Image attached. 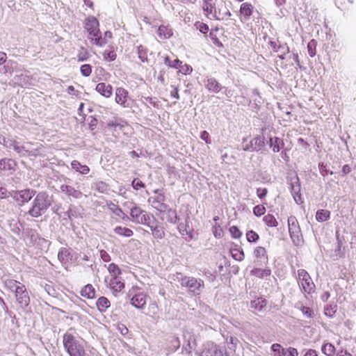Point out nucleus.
<instances>
[{"mask_svg":"<svg viewBox=\"0 0 356 356\" xmlns=\"http://www.w3.org/2000/svg\"><path fill=\"white\" fill-rule=\"evenodd\" d=\"M35 195L28 214L33 218H39L44 214L51 205L52 197L44 191L39 192Z\"/></svg>","mask_w":356,"mask_h":356,"instance_id":"obj_1","label":"nucleus"},{"mask_svg":"<svg viewBox=\"0 0 356 356\" xmlns=\"http://www.w3.org/2000/svg\"><path fill=\"white\" fill-rule=\"evenodd\" d=\"M63 344L70 356H87L83 346L70 333L66 332L63 337Z\"/></svg>","mask_w":356,"mask_h":356,"instance_id":"obj_2","label":"nucleus"},{"mask_svg":"<svg viewBox=\"0 0 356 356\" xmlns=\"http://www.w3.org/2000/svg\"><path fill=\"white\" fill-rule=\"evenodd\" d=\"M179 282L181 286L187 288L188 293L194 296L200 295L204 288V281L200 278L181 276Z\"/></svg>","mask_w":356,"mask_h":356,"instance_id":"obj_3","label":"nucleus"},{"mask_svg":"<svg viewBox=\"0 0 356 356\" xmlns=\"http://www.w3.org/2000/svg\"><path fill=\"white\" fill-rule=\"evenodd\" d=\"M288 229L292 243L299 246L303 243V237L299 222L294 216L288 218Z\"/></svg>","mask_w":356,"mask_h":356,"instance_id":"obj_4","label":"nucleus"},{"mask_svg":"<svg viewBox=\"0 0 356 356\" xmlns=\"http://www.w3.org/2000/svg\"><path fill=\"white\" fill-rule=\"evenodd\" d=\"M154 195L148 198V203L161 213H164L168 209V204L165 203V196L162 189L154 191Z\"/></svg>","mask_w":356,"mask_h":356,"instance_id":"obj_5","label":"nucleus"},{"mask_svg":"<svg viewBox=\"0 0 356 356\" xmlns=\"http://www.w3.org/2000/svg\"><path fill=\"white\" fill-rule=\"evenodd\" d=\"M35 194L36 191L35 190L29 188L9 192L10 197L14 200L17 206L19 207L29 202Z\"/></svg>","mask_w":356,"mask_h":356,"instance_id":"obj_6","label":"nucleus"},{"mask_svg":"<svg viewBox=\"0 0 356 356\" xmlns=\"http://www.w3.org/2000/svg\"><path fill=\"white\" fill-rule=\"evenodd\" d=\"M131 220L136 224L149 225L152 216L140 207L135 205L130 209Z\"/></svg>","mask_w":356,"mask_h":356,"instance_id":"obj_7","label":"nucleus"},{"mask_svg":"<svg viewBox=\"0 0 356 356\" xmlns=\"http://www.w3.org/2000/svg\"><path fill=\"white\" fill-rule=\"evenodd\" d=\"M245 142L246 139L244 138L242 142V149L244 151L259 152L265 147V137L264 136H257L246 144H245Z\"/></svg>","mask_w":356,"mask_h":356,"instance_id":"obj_8","label":"nucleus"},{"mask_svg":"<svg viewBox=\"0 0 356 356\" xmlns=\"http://www.w3.org/2000/svg\"><path fill=\"white\" fill-rule=\"evenodd\" d=\"M104 282L107 287L110 289L114 296L122 292L124 289V283L121 277H108L104 278Z\"/></svg>","mask_w":356,"mask_h":356,"instance_id":"obj_9","label":"nucleus"},{"mask_svg":"<svg viewBox=\"0 0 356 356\" xmlns=\"http://www.w3.org/2000/svg\"><path fill=\"white\" fill-rule=\"evenodd\" d=\"M99 21L94 16H89L85 20L84 27L88 33V36H95L96 33H100Z\"/></svg>","mask_w":356,"mask_h":356,"instance_id":"obj_10","label":"nucleus"},{"mask_svg":"<svg viewBox=\"0 0 356 356\" xmlns=\"http://www.w3.org/2000/svg\"><path fill=\"white\" fill-rule=\"evenodd\" d=\"M15 295L16 300L22 309L29 305L30 299L24 285L19 286Z\"/></svg>","mask_w":356,"mask_h":356,"instance_id":"obj_11","label":"nucleus"},{"mask_svg":"<svg viewBox=\"0 0 356 356\" xmlns=\"http://www.w3.org/2000/svg\"><path fill=\"white\" fill-rule=\"evenodd\" d=\"M153 222L149 220V225H147L152 231V234L156 239H162L165 237V229L163 226L158 225L156 219L152 216Z\"/></svg>","mask_w":356,"mask_h":356,"instance_id":"obj_12","label":"nucleus"},{"mask_svg":"<svg viewBox=\"0 0 356 356\" xmlns=\"http://www.w3.org/2000/svg\"><path fill=\"white\" fill-rule=\"evenodd\" d=\"M290 189L291 195L296 204H299L302 202L300 194V184L298 177L296 176L293 179H291L290 183Z\"/></svg>","mask_w":356,"mask_h":356,"instance_id":"obj_13","label":"nucleus"},{"mask_svg":"<svg viewBox=\"0 0 356 356\" xmlns=\"http://www.w3.org/2000/svg\"><path fill=\"white\" fill-rule=\"evenodd\" d=\"M31 143H26L22 146H19L17 144H13V149L15 152L19 154H24V151L29 152L30 155L37 156L40 154V146H37L35 148L31 147Z\"/></svg>","mask_w":356,"mask_h":356,"instance_id":"obj_14","label":"nucleus"},{"mask_svg":"<svg viewBox=\"0 0 356 356\" xmlns=\"http://www.w3.org/2000/svg\"><path fill=\"white\" fill-rule=\"evenodd\" d=\"M200 356H227V355L216 345L210 344L203 349Z\"/></svg>","mask_w":356,"mask_h":356,"instance_id":"obj_15","label":"nucleus"},{"mask_svg":"<svg viewBox=\"0 0 356 356\" xmlns=\"http://www.w3.org/2000/svg\"><path fill=\"white\" fill-rule=\"evenodd\" d=\"M60 192L68 197H72L75 199H79L82 197L83 193L79 190L75 189L72 186L63 184L60 186Z\"/></svg>","mask_w":356,"mask_h":356,"instance_id":"obj_16","label":"nucleus"},{"mask_svg":"<svg viewBox=\"0 0 356 356\" xmlns=\"http://www.w3.org/2000/svg\"><path fill=\"white\" fill-rule=\"evenodd\" d=\"M254 256L256 257L255 261L258 265L266 264L268 263V258L266 249L262 246H257L253 252Z\"/></svg>","mask_w":356,"mask_h":356,"instance_id":"obj_17","label":"nucleus"},{"mask_svg":"<svg viewBox=\"0 0 356 356\" xmlns=\"http://www.w3.org/2000/svg\"><path fill=\"white\" fill-rule=\"evenodd\" d=\"M206 88L212 92L218 93L222 88L221 84L213 77H207L204 81Z\"/></svg>","mask_w":356,"mask_h":356,"instance_id":"obj_18","label":"nucleus"},{"mask_svg":"<svg viewBox=\"0 0 356 356\" xmlns=\"http://www.w3.org/2000/svg\"><path fill=\"white\" fill-rule=\"evenodd\" d=\"M267 143L268 144L270 148L272 149V151L274 153L279 152L284 147V140L282 138L277 136H270Z\"/></svg>","mask_w":356,"mask_h":356,"instance_id":"obj_19","label":"nucleus"},{"mask_svg":"<svg viewBox=\"0 0 356 356\" xmlns=\"http://www.w3.org/2000/svg\"><path fill=\"white\" fill-rule=\"evenodd\" d=\"M128 98V92L122 88H118L115 91V102L118 104L122 106L123 107H127L128 104H127Z\"/></svg>","mask_w":356,"mask_h":356,"instance_id":"obj_20","label":"nucleus"},{"mask_svg":"<svg viewBox=\"0 0 356 356\" xmlns=\"http://www.w3.org/2000/svg\"><path fill=\"white\" fill-rule=\"evenodd\" d=\"M147 296L143 293L136 294L131 299V303L136 309H143L147 302Z\"/></svg>","mask_w":356,"mask_h":356,"instance_id":"obj_21","label":"nucleus"},{"mask_svg":"<svg viewBox=\"0 0 356 356\" xmlns=\"http://www.w3.org/2000/svg\"><path fill=\"white\" fill-rule=\"evenodd\" d=\"M230 16L231 13L229 10L223 4L220 7H218V10L215 8L214 13L213 14V17L217 20L226 19H228Z\"/></svg>","mask_w":356,"mask_h":356,"instance_id":"obj_22","label":"nucleus"},{"mask_svg":"<svg viewBox=\"0 0 356 356\" xmlns=\"http://www.w3.org/2000/svg\"><path fill=\"white\" fill-rule=\"evenodd\" d=\"M95 90L102 96L108 98L112 95V86L105 83H99L96 86Z\"/></svg>","mask_w":356,"mask_h":356,"instance_id":"obj_23","label":"nucleus"},{"mask_svg":"<svg viewBox=\"0 0 356 356\" xmlns=\"http://www.w3.org/2000/svg\"><path fill=\"white\" fill-rule=\"evenodd\" d=\"M72 168L81 175H87L90 172V168L86 165H82L79 161L74 160L71 163Z\"/></svg>","mask_w":356,"mask_h":356,"instance_id":"obj_24","label":"nucleus"},{"mask_svg":"<svg viewBox=\"0 0 356 356\" xmlns=\"http://www.w3.org/2000/svg\"><path fill=\"white\" fill-rule=\"evenodd\" d=\"M16 163L14 160L10 159H4L0 161V170L13 171L15 170Z\"/></svg>","mask_w":356,"mask_h":356,"instance_id":"obj_25","label":"nucleus"},{"mask_svg":"<svg viewBox=\"0 0 356 356\" xmlns=\"http://www.w3.org/2000/svg\"><path fill=\"white\" fill-rule=\"evenodd\" d=\"M278 42H279V44H277L276 42L272 41V40H270L268 42V44H269L270 47L273 49L274 52L280 53L282 51H284L286 52L290 51L289 47L286 43L281 44L279 41H278Z\"/></svg>","mask_w":356,"mask_h":356,"instance_id":"obj_26","label":"nucleus"},{"mask_svg":"<svg viewBox=\"0 0 356 356\" xmlns=\"http://www.w3.org/2000/svg\"><path fill=\"white\" fill-rule=\"evenodd\" d=\"M15 83L22 87H26L31 84V78L29 75L20 74L15 76Z\"/></svg>","mask_w":356,"mask_h":356,"instance_id":"obj_27","label":"nucleus"},{"mask_svg":"<svg viewBox=\"0 0 356 356\" xmlns=\"http://www.w3.org/2000/svg\"><path fill=\"white\" fill-rule=\"evenodd\" d=\"M165 213L167 214L166 218L169 223L175 225L179 220V217L178 216L176 210L170 208L168 204V209H166Z\"/></svg>","mask_w":356,"mask_h":356,"instance_id":"obj_28","label":"nucleus"},{"mask_svg":"<svg viewBox=\"0 0 356 356\" xmlns=\"http://www.w3.org/2000/svg\"><path fill=\"white\" fill-rule=\"evenodd\" d=\"M251 308L261 312L266 309V300L263 298H258L251 302Z\"/></svg>","mask_w":356,"mask_h":356,"instance_id":"obj_29","label":"nucleus"},{"mask_svg":"<svg viewBox=\"0 0 356 356\" xmlns=\"http://www.w3.org/2000/svg\"><path fill=\"white\" fill-rule=\"evenodd\" d=\"M271 271L269 268L261 269L259 268H254L250 271V275L259 278H264L270 276Z\"/></svg>","mask_w":356,"mask_h":356,"instance_id":"obj_30","label":"nucleus"},{"mask_svg":"<svg viewBox=\"0 0 356 356\" xmlns=\"http://www.w3.org/2000/svg\"><path fill=\"white\" fill-rule=\"evenodd\" d=\"M108 209L116 216L121 218L123 220L128 219L129 217L127 216L120 207L113 202L108 204Z\"/></svg>","mask_w":356,"mask_h":356,"instance_id":"obj_31","label":"nucleus"},{"mask_svg":"<svg viewBox=\"0 0 356 356\" xmlns=\"http://www.w3.org/2000/svg\"><path fill=\"white\" fill-rule=\"evenodd\" d=\"M253 6L251 3H243L241 5L240 13L245 19L252 14Z\"/></svg>","mask_w":356,"mask_h":356,"instance_id":"obj_32","label":"nucleus"},{"mask_svg":"<svg viewBox=\"0 0 356 356\" xmlns=\"http://www.w3.org/2000/svg\"><path fill=\"white\" fill-rule=\"evenodd\" d=\"M107 270L111 275L110 277H119L122 274V270L114 263L109 264L107 266Z\"/></svg>","mask_w":356,"mask_h":356,"instance_id":"obj_33","label":"nucleus"},{"mask_svg":"<svg viewBox=\"0 0 356 356\" xmlns=\"http://www.w3.org/2000/svg\"><path fill=\"white\" fill-rule=\"evenodd\" d=\"M300 284L302 288V290L305 293L310 294L312 292H314L315 284H314L312 278L307 279V280H305V281L300 282Z\"/></svg>","mask_w":356,"mask_h":356,"instance_id":"obj_34","label":"nucleus"},{"mask_svg":"<svg viewBox=\"0 0 356 356\" xmlns=\"http://www.w3.org/2000/svg\"><path fill=\"white\" fill-rule=\"evenodd\" d=\"M114 232L118 235L124 237H131L134 234V232L131 229L121 226L115 227Z\"/></svg>","mask_w":356,"mask_h":356,"instance_id":"obj_35","label":"nucleus"},{"mask_svg":"<svg viewBox=\"0 0 356 356\" xmlns=\"http://www.w3.org/2000/svg\"><path fill=\"white\" fill-rule=\"evenodd\" d=\"M81 295L88 298H92L95 295V291L92 284L86 285L81 291Z\"/></svg>","mask_w":356,"mask_h":356,"instance_id":"obj_36","label":"nucleus"},{"mask_svg":"<svg viewBox=\"0 0 356 356\" xmlns=\"http://www.w3.org/2000/svg\"><path fill=\"white\" fill-rule=\"evenodd\" d=\"M330 217V211L326 209H319L316 213V220L318 222H325Z\"/></svg>","mask_w":356,"mask_h":356,"instance_id":"obj_37","label":"nucleus"},{"mask_svg":"<svg viewBox=\"0 0 356 356\" xmlns=\"http://www.w3.org/2000/svg\"><path fill=\"white\" fill-rule=\"evenodd\" d=\"M88 39L91 40L97 47H102L108 43V40L103 38L100 33H96L95 36H88Z\"/></svg>","mask_w":356,"mask_h":356,"instance_id":"obj_38","label":"nucleus"},{"mask_svg":"<svg viewBox=\"0 0 356 356\" xmlns=\"http://www.w3.org/2000/svg\"><path fill=\"white\" fill-rule=\"evenodd\" d=\"M92 188L101 193H106L108 191V185L103 181H98L94 183Z\"/></svg>","mask_w":356,"mask_h":356,"instance_id":"obj_39","label":"nucleus"},{"mask_svg":"<svg viewBox=\"0 0 356 356\" xmlns=\"http://www.w3.org/2000/svg\"><path fill=\"white\" fill-rule=\"evenodd\" d=\"M97 307L99 312H103L104 309L110 307V301L106 297H100L97 301Z\"/></svg>","mask_w":356,"mask_h":356,"instance_id":"obj_40","label":"nucleus"},{"mask_svg":"<svg viewBox=\"0 0 356 356\" xmlns=\"http://www.w3.org/2000/svg\"><path fill=\"white\" fill-rule=\"evenodd\" d=\"M263 220L268 227H275L278 225V222L275 216L270 213L264 216Z\"/></svg>","mask_w":356,"mask_h":356,"instance_id":"obj_41","label":"nucleus"},{"mask_svg":"<svg viewBox=\"0 0 356 356\" xmlns=\"http://www.w3.org/2000/svg\"><path fill=\"white\" fill-rule=\"evenodd\" d=\"M90 57V53L88 52V51L86 48H84L83 47H81L80 48V49L79 50V51L77 53V55H76L77 60L79 62L86 61Z\"/></svg>","mask_w":356,"mask_h":356,"instance_id":"obj_42","label":"nucleus"},{"mask_svg":"<svg viewBox=\"0 0 356 356\" xmlns=\"http://www.w3.org/2000/svg\"><path fill=\"white\" fill-rule=\"evenodd\" d=\"M6 286L11 291L15 293L17 291V288H19V286H23L22 283L17 282L14 280H8L5 282Z\"/></svg>","mask_w":356,"mask_h":356,"instance_id":"obj_43","label":"nucleus"},{"mask_svg":"<svg viewBox=\"0 0 356 356\" xmlns=\"http://www.w3.org/2000/svg\"><path fill=\"white\" fill-rule=\"evenodd\" d=\"M188 227H189V226L188 225L187 220H186L185 223L180 222L177 225V229L181 235H182V236L188 235L191 238H192V235H191L190 231L188 229Z\"/></svg>","mask_w":356,"mask_h":356,"instance_id":"obj_44","label":"nucleus"},{"mask_svg":"<svg viewBox=\"0 0 356 356\" xmlns=\"http://www.w3.org/2000/svg\"><path fill=\"white\" fill-rule=\"evenodd\" d=\"M322 352L327 356H333L335 353V347L330 343H326L322 347Z\"/></svg>","mask_w":356,"mask_h":356,"instance_id":"obj_45","label":"nucleus"},{"mask_svg":"<svg viewBox=\"0 0 356 356\" xmlns=\"http://www.w3.org/2000/svg\"><path fill=\"white\" fill-rule=\"evenodd\" d=\"M137 51L140 60L143 63L147 61V49L143 45H139Z\"/></svg>","mask_w":356,"mask_h":356,"instance_id":"obj_46","label":"nucleus"},{"mask_svg":"<svg viewBox=\"0 0 356 356\" xmlns=\"http://www.w3.org/2000/svg\"><path fill=\"white\" fill-rule=\"evenodd\" d=\"M164 63L170 67L177 69L179 68V65H181V61L179 59L171 60L168 56H165L164 58Z\"/></svg>","mask_w":356,"mask_h":356,"instance_id":"obj_47","label":"nucleus"},{"mask_svg":"<svg viewBox=\"0 0 356 356\" xmlns=\"http://www.w3.org/2000/svg\"><path fill=\"white\" fill-rule=\"evenodd\" d=\"M157 33L160 36H163V38H169L172 35L171 29H169L164 26H160L158 29Z\"/></svg>","mask_w":356,"mask_h":356,"instance_id":"obj_48","label":"nucleus"},{"mask_svg":"<svg viewBox=\"0 0 356 356\" xmlns=\"http://www.w3.org/2000/svg\"><path fill=\"white\" fill-rule=\"evenodd\" d=\"M232 256L234 259L239 261H243L245 257L243 250L242 249L237 248L232 250Z\"/></svg>","mask_w":356,"mask_h":356,"instance_id":"obj_49","label":"nucleus"},{"mask_svg":"<svg viewBox=\"0 0 356 356\" xmlns=\"http://www.w3.org/2000/svg\"><path fill=\"white\" fill-rule=\"evenodd\" d=\"M246 238L248 242L255 243L259 240V236L254 231L250 230L246 233Z\"/></svg>","mask_w":356,"mask_h":356,"instance_id":"obj_50","label":"nucleus"},{"mask_svg":"<svg viewBox=\"0 0 356 356\" xmlns=\"http://www.w3.org/2000/svg\"><path fill=\"white\" fill-rule=\"evenodd\" d=\"M69 254L68 250L65 248H62L58 252V258L61 262H66Z\"/></svg>","mask_w":356,"mask_h":356,"instance_id":"obj_51","label":"nucleus"},{"mask_svg":"<svg viewBox=\"0 0 356 356\" xmlns=\"http://www.w3.org/2000/svg\"><path fill=\"white\" fill-rule=\"evenodd\" d=\"M80 72L83 76H89L92 73V67L89 64L82 65L80 67Z\"/></svg>","mask_w":356,"mask_h":356,"instance_id":"obj_52","label":"nucleus"},{"mask_svg":"<svg viewBox=\"0 0 356 356\" xmlns=\"http://www.w3.org/2000/svg\"><path fill=\"white\" fill-rule=\"evenodd\" d=\"M282 356H298V352L296 348L290 347L282 349Z\"/></svg>","mask_w":356,"mask_h":356,"instance_id":"obj_53","label":"nucleus"},{"mask_svg":"<svg viewBox=\"0 0 356 356\" xmlns=\"http://www.w3.org/2000/svg\"><path fill=\"white\" fill-rule=\"evenodd\" d=\"M179 72L183 74H189L192 72L193 68L191 65L187 64H183L181 63V65H179Z\"/></svg>","mask_w":356,"mask_h":356,"instance_id":"obj_54","label":"nucleus"},{"mask_svg":"<svg viewBox=\"0 0 356 356\" xmlns=\"http://www.w3.org/2000/svg\"><path fill=\"white\" fill-rule=\"evenodd\" d=\"M298 275L300 283L305 280H307V279H311L309 273L304 269L298 270Z\"/></svg>","mask_w":356,"mask_h":356,"instance_id":"obj_55","label":"nucleus"},{"mask_svg":"<svg viewBox=\"0 0 356 356\" xmlns=\"http://www.w3.org/2000/svg\"><path fill=\"white\" fill-rule=\"evenodd\" d=\"M266 212V208L263 205H257L253 208V213L256 216H261Z\"/></svg>","mask_w":356,"mask_h":356,"instance_id":"obj_56","label":"nucleus"},{"mask_svg":"<svg viewBox=\"0 0 356 356\" xmlns=\"http://www.w3.org/2000/svg\"><path fill=\"white\" fill-rule=\"evenodd\" d=\"M271 349L274 353L275 356H282V349H284L279 343H273L271 346Z\"/></svg>","mask_w":356,"mask_h":356,"instance_id":"obj_57","label":"nucleus"},{"mask_svg":"<svg viewBox=\"0 0 356 356\" xmlns=\"http://www.w3.org/2000/svg\"><path fill=\"white\" fill-rule=\"evenodd\" d=\"M308 54L311 57L316 55V43L314 40L310 41L307 44Z\"/></svg>","mask_w":356,"mask_h":356,"instance_id":"obj_58","label":"nucleus"},{"mask_svg":"<svg viewBox=\"0 0 356 356\" xmlns=\"http://www.w3.org/2000/svg\"><path fill=\"white\" fill-rule=\"evenodd\" d=\"M196 29L202 33H207L209 31V26L207 24L202 22H197L195 24Z\"/></svg>","mask_w":356,"mask_h":356,"instance_id":"obj_59","label":"nucleus"},{"mask_svg":"<svg viewBox=\"0 0 356 356\" xmlns=\"http://www.w3.org/2000/svg\"><path fill=\"white\" fill-rule=\"evenodd\" d=\"M229 232L232 237L235 238H239L242 235L241 232L238 229V228L236 226H232L229 228Z\"/></svg>","mask_w":356,"mask_h":356,"instance_id":"obj_60","label":"nucleus"},{"mask_svg":"<svg viewBox=\"0 0 356 356\" xmlns=\"http://www.w3.org/2000/svg\"><path fill=\"white\" fill-rule=\"evenodd\" d=\"M131 186L135 190H139L141 188H145V184L141 181L140 179L135 178L132 182Z\"/></svg>","mask_w":356,"mask_h":356,"instance_id":"obj_61","label":"nucleus"},{"mask_svg":"<svg viewBox=\"0 0 356 356\" xmlns=\"http://www.w3.org/2000/svg\"><path fill=\"white\" fill-rule=\"evenodd\" d=\"M99 256L101 259L105 262H108L111 260L110 254L104 250H101L99 251Z\"/></svg>","mask_w":356,"mask_h":356,"instance_id":"obj_62","label":"nucleus"},{"mask_svg":"<svg viewBox=\"0 0 356 356\" xmlns=\"http://www.w3.org/2000/svg\"><path fill=\"white\" fill-rule=\"evenodd\" d=\"M268 193V190L266 188H258L257 189V195L259 199L264 198Z\"/></svg>","mask_w":356,"mask_h":356,"instance_id":"obj_63","label":"nucleus"},{"mask_svg":"<svg viewBox=\"0 0 356 356\" xmlns=\"http://www.w3.org/2000/svg\"><path fill=\"white\" fill-rule=\"evenodd\" d=\"M104 58L106 60L112 61L115 60L116 54L113 51H106L104 54Z\"/></svg>","mask_w":356,"mask_h":356,"instance_id":"obj_64","label":"nucleus"}]
</instances>
